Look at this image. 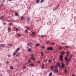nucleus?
Returning <instances> with one entry per match:
<instances>
[{"label": "nucleus", "instance_id": "9d476101", "mask_svg": "<svg viewBox=\"0 0 76 76\" xmlns=\"http://www.w3.org/2000/svg\"><path fill=\"white\" fill-rule=\"evenodd\" d=\"M62 67H61V68L63 69V68L64 67V66H65L64 65V64H63V63H62Z\"/></svg>", "mask_w": 76, "mask_h": 76}, {"label": "nucleus", "instance_id": "bb28decb", "mask_svg": "<svg viewBox=\"0 0 76 76\" xmlns=\"http://www.w3.org/2000/svg\"><path fill=\"white\" fill-rule=\"evenodd\" d=\"M51 59H50L49 61H48V62L49 63H51Z\"/></svg>", "mask_w": 76, "mask_h": 76}, {"label": "nucleus", "instance_id": "b1692460", "mask_svg": "<svg viewBox=\"0 0 76 76\" xmlns=\"http://www.w3.org/2000/svg\"><path fill=\"white\" fill-rule=\"evenodd\" d=\"M10 69H13V66H11L10 67Z\"/></svg>", "mask_w": 76, "mask_h": 76}, {"label": "nucleus", "instance_id": "bf43d9fd", "mask_svg": "<svg viewBox=\"0 0 76 76\" xmlns=\"http://www.w3.org/2000/svg\"><path fill=\"white\" fill-rule=\"evenodd\" d=\"M66 56H67V57H69V55H66Z\"/></svg>", "mask_w": 76, "mask_h": 76}, {"label": "nucleus", "instance_id": "a211bd4d", "mask_svg": "<svg viewBox=\"0 0 76 76\" xmlns=\"http://www.w3.org/2000/svg\"><path fill=\"white\" fill-rule=\"evenodd\" d=\"M17 53V52H15L13 54V56H15V54H16V53Z\"/></svg>", "mask_w": 76, "mask_h": 76}, {"label": "nucleus", "instance_id": "72a5a7b5", "mask_svg": "<svg viewBox=\"0 0 76 76\" xmlns=\"http://www.w3.org/2000/svg\"><path fill=\"white\" fill-rule=\"evenodd\" d=\"M42 48H43V49H45V47H44V46H42Z\"/></svg>", "mask_w": 76, "mask_h": 76}, {"label": "nucleus", "instance_id": "a18cd8bd", "mask_svg": "<svg viewBox=\"0 0 76 76\" xmlns=\"http://www.w3.org/2000/svg\"><path fill=\"white\" fill-rule=\"evenodd\" d=\"M4 2V1H2V4H3Z\"/></svg>", "mask_w": 76, "mask_h": 76}, {"label": "nucleus", "instance_id": "69168bd1", "mask_svg": "<svg viewBox=\"0 0 76 76\" xmlns=\"http://www.w3.org/2000/svg\"><path fill=\"white\" fill-rule=\"evenodd\" d=\"M73 57V56L72 55H71V57Z\"/></svg>", "mask_w": 76, "mask_h": 76}, {"label": "nucleus", "instance_id": "680f3d73", "mask_svg": "<svg viewBox=\"0 0 76 76\" xmlns=\"http://www.w3.org/2000/svg\"><path fill=\"white\" fill-rule=\"evenodd\" d=\"M38 63H40V61H39L38 62Z\"/></svg>", "mask_w": 76, "mask_h": 76}, {"label": "nucleus", "instance_id": "4d7b16f0", "mask_svg": "<svg viewBox=\"0 0 76 76\" xmlns=\"http://www.w3.org/2000/svg\"><path fill=\"white\" fill-rule=\"evenodd\" d=\"M29 48V47L28 46L27 47V49H28V48Z\"/></svg>", "mask_w": 76, "mask_h": 76}, {"label": "nucleus", "instance_id": "864d4df0", "mask_svg": "<svg viewBox=\"0 0 76 76\" xmlns=\"http://www.w3.org/2000/svg\"><path fill=\"white\" fill-rule=\"evenodd\" d=\"M42 66L43 67H44V64H43L42 65Z\"/></svg>", "mask_w": 76, "mask_h": 76}, {"label": "nucleus", "instance_id": "c9c22d12", "mask_svg": "<svg viewBox=\"0 0 76 76\" xmlns=\"http://www.w3.org/2000/svg\"><path fill=\"white\" fill-rule=\"evenodd\" d=\"M12 23H10L9 24L10 25H12Z\"/></svg>", "mask_w": 76, "mask_h": 76}, {"label": "nucleus", "instance_id": "ddd939ff", "mask_svg": "<svg viewBox=\"0 0 76 76\" xmlns=\"http://www.w3.org/2000/svg\"><path fill=\"white\" fill-rule=\"evenodd\" d=\"M53 68H54V66H52L50 67V69L51 70H53Z\"/></svg>", "mask_w": 76, "mask_h": 76}, {"label": "nucleus", "instance_id": "e433bc0d", "mask_svg": "<svg viewBox=\"0 0 76 76\" xmlns=\"http://www.w3.org/2000/svg\"><path fill=\"white\" fill-rule=\"evenodd\" d=\"M28 51L30 52V51H31V50L30 49H28Z\"/></svg>", "mask_w": 76, "mask_h": 76}, {"label": "nucleus", "instance_id": "20e7f679", "mask_svg": "<svg viewBox=\"0 0 76 76\" xmlns=\"http://www.w3.org/2000/svg\"><path fill=\"white\" fill-rule=\"evenodd\" d=\"M47 50H53V48L52 47H49L47 49Z\"/></svg>", "mask_w": 76, "mask_h": 76}, {"label": "nucleus", "instance_id": "052dcab7", "mask_svg": "<svg viewBox=\"0 0 76 76\" xmlns=\"http://www.w3.org/2000/svg\"><path fill=\"white\" fill-rule=\"evenodd\" d=\"M42 69H44V67H42Z\"/></svg>", "mask_w": 76, "mask_h": 76}, {"label": "nucleus", "instance_id": "603ef678", "mask_svg": "<svg viewBox=\"0 0 76 76\" xmlns=\"http://www.w3.org/2000/svg\"><path fill=\"white\" fill-rule=\"evenodd\" d=\"M44 75H47V72H45L44 73Z\"/></svg>", "mask_w": 76, "mask_h": 76}, {"label": "nucleus", "instance_id": "c756f323", "mask_svg": "<svg viewBox=\"0 0 76 76\" xmlns=\"http://www.w3.org/2000/svg\"><path fill=\"white\" fill-rule=\"evenodd\" d=\"M32 33H33L32 34L33 35H35V32H32Z\"/></svg>", "mask_w": 76, "mask_h": 76}, {"label": "nucleus", "instance_id": "4c0bfd02", "mask_svg": "<svg viewBox=\"0 0 76 76\" xmlns=\"http://www.w3.org/2000/svg\"><path fill=\"white\" fill-rule=\"evenodd\" d=\"M37 47H39V45H40V44H37Z\"/></svg>", "mask_w": 76, "mask_h": 76}, {"label": "nucleus", "instance_id": "7c9ffc66", "mask_svg": "<svg viewBox=\"0 0 76 76\" xmlns=\"http://www.w3.org/2000/svg\"><path fill=\"white\" fill-rule=\"evenodd\" d=\"M47 59H45L44 60V62H46V61H47Z\"/></svg>", "mask_w": 76, "mask_h": 76}, {"label": "nucleus", "instance_id": "c85d7f7f", "mask_svg": "<svg viewBox=\"0 0 76 76\" xmlns=\"http://www.w3.org/2000/svg\"><path fill=\"white\" fill-rule=\"evenodd\" d=\"M65 48H69V46H65Z\"/></svg>", "mask_w": 76, "mask_h": 76}, {"label": "nucleus", "instance_id": "5fc2aeb1", "mask_svg": "<svg viewBox=\"0 0 76 76\" xmlns=\"http://www.w3.org/2000/svg\"><path fill=\"white\" fill-rule=\"evenodd\" d=\"M42 2H43V1H42V0H41V1H40V3H42Z\"/></svg>", "mask_w": 76, "mask_h": 76}, {"label": "nucleus", "instance_id": "e2e57ef3", "mask_svg": "<svg viewBox=\"0 0 76 76\" xmlns=\"http://www.w3.org/2000/svg\"><path fill=\"white\" fill-rule=\"evenodd\" d=\"M66 1H67V2H69V0H67Z\"/></svg>", "mask_w": 76, "mask_h": 76}, {"label": "nucleus", "instance_id": "37998d69", "mask_svg": "<svg viewBox=\"0 0 76 76\" xmlns=\"http://www.w3.org/2000/svg\"><path fill=\"white\" fill-rule=\"evenodd\" d=\"M18 37H20V34H19L18 35Z\"/></svg>", "mask_w": 76, "mask_h": 76}, {"label": "nucleus", "instance_id": "f257e3e1", "mask_svg": "<svg viewBox=\"0 0 76 76\" xmlns=\"http://www.w3.org/2000/svg\"><path fill=\"white\" fill-rule=\"evenodd\" d=\"M34 56L35 55L34 54L32 53L31 54V57L30 58L31 59V60H35V58L34 57Z\"/></svg>", "mask_w": 76, "mask_h": 76}, {"label": "nucleus", "instance_id": "c03bdc74", "mask_svg": "<svg viewBox=\"0 0 76 76\" xmlns=\"http://www.w3.org/2000/svg\"><path fill=\"white\" fill-rule=\"evenodd\" d=\"M28 63H31V60H29L28 61Z\"/></svg>", "mask_w": 76, "mask_h": 76}, {"label": "nucleus", "instance_id": "79ce46f5", "mask_svg": "<svg viewBox=\"0 0 76 76\" xmlns=\"http://www.w3.org/2000/svg\"><path fill=\"white\" fill-rule=\"evenodd\" d=\"M11 55H8V57H10Z\"/></svg>", "mask_w": 76, "mask_h": 76}, {"label": "nucleus", "instance_id": "09e8293b", "mask_svg": "<svg viewBox=\"0 0 76 76\" xmlns=\"http://www.w3.org/2000/svg\"><path fill=\"white\" fill-rule=\"evenodd\" d=\"M72 75V76H76V75H75V74H73Z\"/></svg>", "mask_w": 76, "mask_h": 76}, {"label": "nucleus", "instance_id": "39448f33", "mask_svg": "<svg viewBox=\"0 0 76 76\" xmlns=\"http://www.w3.org/2000/svg\"><path fill=\"white\" fill-rule=\"evenodd\" d=\"M60 6V4H57L56 7L55 8V9H54V10H56V9H57V8H58V6Z\"/></svg>", "mask_w": 76, "mask_h": 76}, {"label": "nucleus", "instance_id": "6ab92c4d", "mask_svg": "<svg viewBox=\"0 0 76 76\" xmlns=\"http://www.w3.org/2000/svg\"><path fill=\"white\" fill-rule=\"evenodd\" d=\"M52 72H50L49 74V76H51V75H52Z\"/></svg>", "mask_w": 76, "mask_h": 76}, {"label": "nucleus", "instance_id": "4468645a", "mask_svg": "<svg viewBox=\"0 0 76 76\" xmlns=\"http://www.w3.org/2000/svg\"><path fill=\"white\" fill-rule=\"evenodd\" d=\"M4 16H1L0 17V19H1V20H2V19H3V18H4Z\"/></svg>", "mask_w": 76, "mask_h": 76}, {"label": "nucleus", "instance_id": "4be33fe9", "mask_svg": "<svg viewBox=\"0 0 76 76\" xmlns=\"http://www.w3.org/2000/svg\"><path fill=\"white\" fill-rule=\"evenodd\" d=\"M30 19H31L30 18H28L27 19L28 21H29V20H30Z\"/></svg>", "mask_w": 76, "mask_h": 76}, {"label": "nucleus", "instance_id": "cd10ccee", "mask_svg": "<svg viewBox=\"0 0 76 76\" xmlns=\"http://www.w3.org/2000/svg\"><path fill=\"white\" fill-rule=\"evenodd\" d=\"M65 73H67V70H66V69H65L64 71Z\"/></svg>", "mask_w": 76, "mask_h": 76}, {"label": "nucleus", "instance_id": "3c124183", "mask_svg": "<svg viewBox=\"0 0 76 76\" xmlns=\"http://www.w3.org/2000/svg\"><path fill=\"white\" fill-rule=\"evenodd\" d=\"M19 56V55L18 54H17L16 56V57H18V56Z\"/></svg>", "mask_w": 76, "mask_h": 76}, {"label": "nucleus", "instance_id": "393cba45", "mask_svg": "<svg viewBox=\"0 0 76 76\" xmlns=\"http://www.w3.org/2000/svg\"><path fill=\"white\" fill-rule=\"evenodd\" d=\"M36 2L37 3H38L39 2V0H37L36 1Z\"/></svg>", "mask_w": 76, "mask_h": 76}, {"label": "nucleus", "instance_id": "0eeeda50", "mask_svg": "<svg viewBox=\"0 0 76 76\" xmlns=\"http://www.w3.org/2000/svg\"><path fill=\"white\" fill-rule=\"evenodd\" d=\"M54 70L56 73H58V70L57 68L55 69Z\"/></svg>", "mask_w": 76, "mask_h": 76}, {"label": "nucleus", "instance_id": "0e129e2a", "mask_svg": "<svg viewBox=\"0 0 76 76\" xmlns=\"http://www.w3.org/2000/svg\"><path fill=\"white\" fill-rule=\"evenodd\" d=\"M27 29H29V28L28 27H27Z\"/></svg>", "mask_w": 76, "mask_h": 76}, {"label": "nucleus", "instance_id": "de8ad7c7", "mask_svg": "<svg viewBox=\"0 0 76 76\" xmlns=\"http://www.w3.org/2000/svg\"><path fill=\"white\" fill-rule=\"evenodd\" d=\"M41 54L42 55L43 54V53H42V52H41Z\"/></svg>", "mask_w": 76, "mask_h": 76}, {"label": "nucleus", "instance_id": "473e14b6", "mask_svg": "<svg viewBox=\"0 0 76 76\" xmlns=\"http://www.w3.org/2000/svg\"><path fill=\"white\" fill-rule=\"evenodd\" d=\"M19 29V28H17L15 30V31H18V30Z\"/></svg>", "mask_w": 76, "mask_h": 76}, {"label": "nucleus", "instance_id": "7ed1b4c3", "mask_svg": "<svg viewBox=\"0 0 76 76\" xmlns=\"http://www.w3.org/2000/svg\"><path fill=\"white\" fill-rule=\"evenodd\" d=\"M65 59L66 61H70V59H71V58H70V59H68V58H67V56H65Z\"/></svg>", "mask_w": 76, "mask_h": 76}, {"label": "nucleus", "instance_id": "f8f14e48", "mask_svg": "<svg viewBox=\"0 0 76 76\" xmlns=\"http://www.w3.org/2000/svg\"><path fill=\"white\" fill-rule=\"evenodd\" d=\"M15 14L17 16H19V14H18V13L17 12H15Z\"/></svg>", "mask_w": 76, "mask_h": 76}, {"label": "nucleus", "instance_id": "6e6d98bb", "mask_svg": "<svg viewBox=\"0 0 76 76\" xmlns=\"http://www.w3.org/2000/svg\"><path fill=\"white\" fill-rule=\"evenodd\" d=\"M6 23H4V25H6Z\"/></svg>", "mask_w": 76, "mask_h": 76}, {"label": "nucleus", "instance_id": "1a4fd4ad", "mask_svg": "<svg viewBox=\"0 0 76 76\" xmlns=\"http://www.w3.org/2000/svg\"><path fill=\"white\" fill-rule=\"evenodd\" d=\"M20 50V48L19 47L17 49V50H16L17 53H18V51H19Z\"/></svg>", "mask_w": 76, "mask_h": 76}, {"label": "nucleus", "instance_id": "a878e982", "mask_svg": "<svg viewBox=\"0 0 76 76\" xmlns=\"http://www.w3.org/2000/svg\"><path fill=\"white\" fill-rule=\"evenodd\" d=\"M59 65H60V63H57V66H58V67L59 66Z\"/></svg>", "mask_w": 76, "mask_h": 76}, {"label": "nucleus", "instance_id": "f03ea898", "mask_svg": "<svg viewBox=\"0 0 76 76\" xmlns=\"http://www.w3.org/2000/svg\"><path fill=\"white\" fill-rule=\"evenodd\" d=\"M63 55H61L60 56L59 60H61V61H63Z\"/></svg>", "mask_w": 76, "mask_h": 76}, {"label": "nucleus", "instance_id": "49530a36", "mask_svg": "<svg viewBox=\"0 0 76 76\" xmlns=\"http://www.w3.org/2000/svg\"><path fill=\"white\" fill-rule=\"evenodd\" d=\"M58 67H59V68L60 69V68H61V66L60 65H59V66H58Z\"/></svg>", "mask_w": 76, "mask_h": 76}, {"label": "nucleus", "instance_id": "423d86ee", "mask_svg": "<svg viewBox=\"0 0 76 76\" xmlns=\"http://www.w3.org/2000/svg\"><path fill=\"white\" fill-rule=\"evenodd\" d=\"M29 66L30 67H32H32H34V64L31 63V64L29 65Z\"/></svg>", "mask_w": 76, "mask_h": 76}, {"label": "nucleus", "instance_id": "2eb2a0df", "mask_svg": "<svg viewBox=\"0 0 76 76\" xmlns=\"http://www.w3.org/2000/svg\"><path fill=\"white\" fill-rule=\"evenodd\" d=\"M8 46H10V47H12V44H9L8 45Z\"/></svg>", "mask_w": 76, "mask_h": 76}, {"label": "nucleus", "instance_id": "f704fd0d", "mask_svg": "<svg viewBox=\"0 0 76 76\" xmlns=\"http://www.w3.org/2000/svg\"><path fill=\"white\" fill-rule=\"evenodd\" d=\"M9 63V61H7L6 62V64H8Z\"/></svg>", "mask_w": 76, "mask_h": 76}, {"label": "nucleus", "instance_id": "5701e85b", "mask_svg": "<svg viewBox=\"0 0 76 76\" xmlns=\"http://www.w3.org/2000/svg\"><path fill=\"white\" fill-rule=\"evenodd\" d=\"M28 45L29 46V45H31V43H30V42H29L28 44Z\"/></svg>", "mask_w": 76, "mask_h": 76}, {"label": "nucleus", "instance_id": "774afa93", "mask_svg": "<svg viewBox=\"0 0 76 76\" xmlns=\"http://www.w3.org/2000/svg\"><path fill=\"white\" fill-rule=\"evenodd\" d=\"M53 6V5H52V4L51 5H50L51 7V6Z\"/></svg>", "mask_w": 76, "mask_h": 76}, {"label": "nucleus", "instance_id": "f3484780", "mask_svg": "<svg viewBox=\"0 0 76 76\" xmlns=\"http://www.w3.org/2000/svg\"><path fill=\"white\" fill-rule=\"evenodd\" d=\"M24 17H22L21 18V20H23V19H24Z\"/></svg>", "mask_w": 76, "mask_h": 76}, {"label": "nucleus", "instance_id": "6e6552de", "mask_svg": "<svg viewBox=\"0 0 76 76\" xmlns=\"http://www.w3.org/2000/svg\"><path fill=\"white\" fill-rule=\"evenodd\" d=\"M53 68H54V69H57V68H58V66L57 65H56L53 66Z\"/></svg>", "mask_w": 76, "mask_h": 76}, {"label": "nucleus", "instance_id": "13d9d810", "mask_svg": "<svg viewBox=\"0 0 76 76\" xmlns=\"http://www.w3.org/2000/svg\"><path fill=\"white\" fill-rule=\"evenodd\" d=\"M25 67H26V66H24L23 67V69H24V68H25Z\"/></svg>", "mask_w": 76, "mask_h": 76}, {"label": "nucleus", "instance_id": "8fccbe9b", "mask_svg": "<svg viewBox=\"0 0 76 76\" xmlns=\"http://www.w3.org/2000/svg\"><path fill=\"white\" fill-rule=\"evenodd\" d=\"M42 38H44V35H42Z\"/></svg>", "mask_w": 76, "mask_h": 76}, {"label": "nucleus", "instance_id": "dca6fc26", "mask_svg": "<svg viewBox=\"0 0 76 76\" xmlns=\"http://www.w3.org/2000/svg\"><path fill=\"white\" fill-rule=\"evenodd\" d=\"M65 53H64V51H62L61 53V54H65Z\"/></svg>", "mask_w": 76, "mask_h": 76}, {"label": "nucleus", "instance_id": "412c9836", "mask_svg": "<svg viewBox=\"0 0 76 76\" xmlns=\"http://www.w3.org/2000/svg\"><path fill=\"white\" fill-rule=\"evenodd\" d=\"M55 44H56V43H51V45H55Z\"/></svg>", "mask_w": 76, "mask_h": 76}, {"label": "nucleus", "instance_id": "2f4dec72", "mask_svg": "<svg viewBox=\"0 0 76 76\" xmlns=\"http://www.w3.org/2000/svg\"><path fill=\"white\" fill-rule=\"evenodd\" d=\"M8 31H9V30L10 31V30H11V28H8Z\"/></svg>", "mask_w": 76, "mask_h": 76}, {"label": "nucleus", "instance_id": "58836bf2", "mask_svg": "<svg viewBox=\"0 0 76 76\" xmlns=\"http://www.w3.org/2000/svg\"><path fill=\"white\" fill-rule=\"evenodd\" d=\"M69 51H67L66 53V54H69Z\"/></svg>", "mask_w": 76, "mask_h": 76}, {"label": "nucleus", "instance_id": "338daca9", "mask_svg": "<svg viewBox=\"0 0 76 76\" xmlns=\"http://www.w3.org/2000/svg\"><path fill=\"white\" fill-rule=\"evenodd\" d=\"M12 0H9V1H12Z\"/></svg>", "mask_w": 76, "mask_h": 76}, {"label": "nucleus", "instance_id": "a19ab883", "mask_svg": "<svg viewBox=\"0 0 76 76\" xmlns=\"http://www.w3.org/2000/svg\"><path fill=\"white\" fill-rule=\"evenodd\" d=\"M59 50H61V47H59Z\"/></svg>", "mask_w": 76, "mask_h": 76}, {"label": "nucleus", "instance_id": "9b49d317", "mask_svg": "<svg viewBox=\"0 0 76 76\" xmlns=\"http://www.w3.org/2000/svg\"><path fill=\"white\" fill-rule=\"evenodd\" d=\"M5 45L3 44H2L0 45V46H1V47H4Z\"/></svg>", "mask_w": 76, "mask_h": 76}, {"label": "nucleus", "instance_id": "aec40b11", "mask_svg": "<svg viewBox=\"0 0 76 76\" xmlns=\"http://www.w3.org/2000/svg\"><path fill=\"white\" fill-rule=\"evenodd\" d=\"M50 42H46V44H50Z\"/></svg>", "mask_w": 76, "mask_h": 76}, {"label": "nucleus", "instance_id": "ea45409f", "mask_svg": "<svg viewBox=\"0 0 76 76\" xmlns=\"http://www.w3.org/2000/svg\"><path fill=\"white\" fill-rule=\"evenodd\" d=\"M25 31L26 33L28 32V30H27V29L26 30H25Z\"/></svg>", "mask_w": 76, "mask_h": 76}]
</instances>
